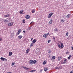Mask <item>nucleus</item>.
<instances>
[{
    "instance_id": "1",
    "label": "nucleus",
    "mask_w": 73,
    "mask_h": 73,
    "mask_svg": "<svg viewBox=\"0 0 73 73\" xmlns=\"http://www.w3.org/2000/svg\"><path fill=\"white\" fill-rule=\"evenodd\" d=\"M58 42L59 43H58L57 44V45L59 47V48H64V44H63V43H61V42L60 41H59ZM59 43L61 44V45H60V44H59Z\"/></svg>"
},
{
    "instance_id": "2",
    "label": "nucleus",
    "mask_w": 73,
    "mask_h": 73,
    "mask_svg": "<svg viewBox=\"0 0 73 73\" xmlns=\"http://www.w3.org/2000/svg\"><path fill=\"white\" fill-rule=\"evenodd\" d=\"M49 35V33H48L47 34H44L43 36V37H44V38H46V37H47V36H48V35Z\"/></svg>"
},
{
    "instance_id": "3",
    "label": "nucleus",
    "mask_w": 73,
    "mask_h": 73,
    "mask_svg": "<svg viewBox=\"0 0 73 73\" xmlns=\"http://www.w3.org/2000/svg\"><path fill=\"white\" fill-rule=\"evenodd\" d=\"M0 59L1 60H2V61H7V59L3 57H1L0 58Z\"/></svg>"
},
{
    "instance_id": "4",
    "label": "nucleus",
    "mask_w": 73,
    "mask_h": 73,
    "mask_svg": "<svg viewBox=\"0 0 73 73\" xmlns=\"http://www.w3.org/2000/svg\"><path fill=\"white\" fill-rule=\"evenodd\" d=\"M30 64L31 65H32L33 64V60H31L30 61Z\"/></svg>"
},
{
    "instance_id": "5",
    "label": "nucleus",
    "mask_w": 73,
    "mask_h": 73,
    "mask_svg": "<svg viewBox=\"0 0 73 73\" xmlns=\"http://www.w3.org/2000/svg\"><path fill=\"white\" fill-rule=\"evenodd\" d=\"M25 18L27 19H29V18H30V16L29 15H27L26 16Z\"/></svg>"
},
{
    "instance_id": "6",
    "label": "nucleus",
    "mask_w": 73,
    "mask_h": 73,
    "mask_svg": "<svg viewBox=\"0 0 73 73\" xmlns=\"http://www.w3.org/2000/svg\"><path fill=\"white\" fill-rule=\"evenodd\" d=\"M52 21H53V20H52V19H51L50 20V21H49L48 22L49 24H52Z\"/></svg>"
},
{
    "instance_id": "7",
    "label": "nucleus",
    "mask_w": 73,
    "mask_h": 73,
    "mask_svg": "<svg viewBox=\"0 0 73 73\" xmlns=\"http://www.w3.org/2000/svg\"><path fill=\"white\" fill-rule=\"evenodd\" d=\"M67 18H69L70 17V14H68L66 16Z\"/></svg>"
},
{
    "instance_id": "8",
    "label": "nucleus",
    "mask_w": 73,
    "mask_h": 73,
    "mask_svg": "<svg viewBox=\"0 0 73 73\" xmlns=\"http://www.w3.org/2000/svg\"><path fill=\"white\" fill-rule=\"evenodd\" d=\"M30 51V49L29 48L27 49L26 51V53H28V52H29Z\"/></svg>"
},
{
    "instance_id": "9",
    "label": "nucleus",
    "mask_w": 73,
    "mask_h": 73,
    "mask_svg": "<svg viewBox=\"0 0 73 73\" xmlns=\"http://www.w3.org/2000/svg\"><path fill=\"white\" fill-rule=\"evenodd\" d=\"M35 11H36V10L35 9H33L31 11L33 13H34L35 12Z\"/></svg>"
},
{
    "instance_id": "10",
    "label": "nucleus",
    "mask_w": 73,
    "mask_h": 73,
    "mask_svg": "<svg viewBox=\"0 0 73 73\" xmlns=\"http://www.w3.org/2000/svg\"><path fill=\"white\" fill-rule=\"evenodd\" d=\"M37 41V40L36 39H34L32 41L33 44H34Z\"/></svg>"
},
{
    "instance_id": "11",
    "label": "nucleus",
    "mask_w": 73,
    "mask_h": 73,
    "mask_svg": "<svg viewBox=\"0 0 73 73\" xmlns=\"http://www.w3.org/2000/svg\"><path fill=\"white\" fill-rule=\"evenodd\" d=\"M9 14H8L7 15H4V17H9Z\"/></svg>"
},
{
    "instance_id": "12",
    "label": "nucleus",
    "mask_w": 73,
    "mask_h": 73,
    "mask_svg": "<svg viewBox=\"0 0 73 73\" xmlns=\"http://www.w3.org/2000/svg\"><path fill=\"white\" fill-rule=\"evenodd\" d=\"M12 25H13V23H9L8 25V26H9V27H11V26H12Z\"/></svg>"
},
{
    "instance_id": "13",
    "label": "nucleus",
    "mask_w": 73,
    "mask_h": 73,
    "mask_svg": "<svg viewBox=\"0 0 73 73\" xmlns=\"http://www.w3.org/2000/svg\"><path fill=\"white\" fill-rule=\"evenodd\" d=\"M54 32H57V31H58V30L56 28L54 29Z\"/></svg>"
},
{
    "instance_id": "14",
    "label": "nucleus",
    "mask_w": 73,
    "mask_h": 73,
    "mask_svg": "<svg viewBox=\"0 0 73 73\" xmlns=\"http://www.w3.org/2000/svg\"><path fill=\"white\" fill-rule=\"evenodd\" d=\"M61 64H65L66 63V62H61Z\"/></svg>"
},
{
    "instance_id": "15",
    "label": "nucleus",
    "mask_w": 73,
    "mask_h": 73,
    "mask_svg": "<svg viewBox=\"0 0 73 73\" xmlns=\"http://www.w3.org/2000/svg\"><path fill=\"white\" fill-rule=\"evenodd\" d=\"M44 70L45 72H46V71H47L48 70V68H44Z\"/></svg>"
},
{
    "instance_id": "16",
    "label": "nucleus",
    "mask_w": 73,
    "mask_h": 73,
    "mask_svg": "<svg viewBox=\"0 0 73 73\" xmlns=\"http://www.w3.org/2000/svg\"><path fill=\"white\" fill-rule=\"evenodd\" d=\"M46 61L45 60L44 61V62L42 63V64L43 65H45L46 64Z\"/></svg>"
},
{
    "instance_id": "17",
    "label": "nucleus",
    "mask_w": 73,
    "mask_h": 73,
    "mask_svg": "<svg viewBox=\"0 0 73 73\" xmlns=\"http://www.w3.org/2000/svg\"><path fill=\"white\" fill-rule=\"evenodd\" d=\"M61 59V56H59L58 58V61H60Z\"/></svg>"
},
{
    "instance_id": "18",
    "label": "nucleus",
    "mask_w": 73,
    "mask_h": 73,
    "mask_svg": "<svg viewBox=\"0 0 73 73\" xmlns=\"http://www.w3.org/2000/svg\"><path fill=\"white\" fill-rule=\"evenodd\" d=\"M8 21L7 19H4V23H7Z\"/></svg>"
},
{
    "instance_id": "19",
    "label": "nucleus",
    "mask_w": 73,
    "mask_h": 73,
    "mask_svg": "<svg viewBox=\"0 0 73 73\" xmlns=\"http://www.w3.org/2000/svg\"><path fill=\"white\" fill-rule=\"evenodd\" d=\"M12 52H9V56H12Z\"/></svg>"
},
{
    "instance_id": "20",
    "label": "nucleus",
    "mask_w": 73,
    "mask_h": 73,
    "mask_svg": "<svg viewBox=\"0 0 73 73\" xmlns=\"http://www.w3.org/2000/svg\"><path fill=\"white\" fill-rule=\"evenodd\" d=\"M18 37H19V39H21V38L23 37V36H22L21 35L18 36Z\"/></svg>"
},
{
    "instance_id": "21",
    "label": "nucleus",
    "mask_w": 73,
    "mask_h": 73,
    "mask_svg": "<svg viewBox=\"0 0 73 73\" xmlns=\"http://www.w3.org/2000/svg\"><path fill=\"white\" fill-rule=\"evenodd\" d=\"M37 62L36 60H33V64H36Z\"/></svg>"
},
{
    "instance_id": "22",
    "label": "nucleus",
    "mask_w": 73,
    "mask_h": 73,
    "mask_svg": "<svg viewBox=\"0 0 73 73\" xmlns=\"http://www.w3.org/2000/svg\"><path fill=\"white\" fill-rule=\"evenodd\" d=\"M36 72V70H31V71H30V72Z\"/></svg>"
},
{
    "instance_id": "23",
    "label": "nucleus",
    "mask_w": 73,
    "mask_h": 73,
    "mask_svg": "<svg viewBox=\"0 0 73 73\" xmlns=\"http://www.w3.org/2000/svg\"><path fill=\"white\" fill-rule=\"evenodd\" d=\"M23 12H24V11L23 10H22L21 11H20L19 12V13H20L21 14H23V13H23Z\"/></svg>"
},
{
    "instance_id": "24",
    "label": "nucleus",
    "mask_w": 73,
    "mask_h": 73,
    "mask_svg": "<svg viewBox=\"0 0 73 73\" xmlns=\"http://www.w3.org/2000/svg\"><path fill=\"white\" fill-rule=\"evenodd\" d=\"M60 66L59 67H56L55 68V69H60Z\"/></svg>"
},
{
    "instance_id": "25",
    "label": "nucleus",
    "mask_w": 73,
    "mask_h": 73,
    "mask_svg": "<svg viewBox=\"0 0 73 73\" xmlns=\"http://www.w3.org/2000/svg\"><path fill=\"white\" fill-rule=\"evenodd\" d=\"M25 19H23V24H24L25 23Z\"/></svg>"
},
{
    "instance_id": "26",
    "label": "nucleus",
    "mask_w": 73,
    "mask_h": 73,
    "mask_svg": "<svg viewBox=\"0 0 73 73\" xmlns=\"http://www.w3.org/2000/svg\"><path fill=\"white\" fill-rule=\"evenodd\" d=\"M52 58L53 59V60H54L55 58H56V57L54 56H53L52 57Z\"/></svg>"
},
{
    "instance_id": "27",
    "label": "nucleus",
    "mask_w": 73,
    "mask_h": 73,
    "mask_svg": "<svg viewBox=\"0 0 73 73\" xmlns=\"http://www.w3.org/2000/svg\"><path fill=\"white\" fill-rule=\"evenodd\" d=\"M53 13H50V14H49V15H50V16H52V15H53Z\"/></svg>"
},
{
    "instance_id": "28",
    "label": "nucleus",
    "mask_w": 73,
    "mask_h": 73,
    "mask_svg": "<svg viewBox=\"0 0 73 73\" xmlns=\"http://www.w3.org/2000/svg\"><path fill=\"white\" fill-rule=\"evenodd\" d=\"M61 22H62V23H64V20L63 19H62L61 20Z\"/></svg>"
},
{
    "instance_id": "29",
    "label": "nucleus",
    "mask_w": 73,
    "mask_h": 73,
    "mask_svg": "<svg viewBox=\"0 0 73 73\" xmlns=\"http://www.w3.org/2000/svg\"><path fill=\"white\" fill-rule=\"evenodd\" d=\"M68 32H67L66 33V36H68Z\"/></svg>"
},
{
    "instance_id": "30",
    "label": "nucleus",
    "mask_w": 73,
    "mask_h": 73,
    "mask_svg": "<svg viewBox=\"0 0 73 73\" xmlns=\"http://www.w3.org/2000/svg\"><path fill=\"white\" fill-rule=\"evenodd\" d=\"M66 60H67V59H64V62H66Z\"/></svg>"
},
{
    "instance_id": "31",
    "label": "nucleus",
    "mask_w": 73,
    "mask_h": 73,
    "mask_svg": "<svg viewBox=\"0 0 73 73\" xmlns=\"http://www.w3.org/2000/svg\"><path fill=\"white\" fill-rule=\"evenodd\" d=\"M33 22L32 21V22L30 24H32V25H33Z\"/></svg>"
},
{
    "instance_id": "32",
    "label": "nucleus",
    "mask_w": 73,
    "mask_h": 73,
    "mask_svg": "<svg viewBox=\"0 0 73 73\" xmlns=\"http://www.w3.org/2000/svg\"><path fill=\"white\" fill-rule=\"evenodd\" d=\"M32 27H33V26H31L30 27H29V30H30V29H31V28H32Z\"/></svg>"
},
{
    "instance_id": "33",
    "label": "nucleus",
    "mask_w": 73,
    "mask_h": 73,
    "mask_svg": "<svg viewBox=\"0 0 73 73\" xmlns=\"http://www.w3.org/2000/svg\"><path fill=\"white\" fill-rule=\"evenodd\" d=\"M52 16L50 15L49 14L48 15V18H50Z\"/></svg>"
},
{
    "instance_id": "34",
    "label": "nucleus",
    "mask_w": 73,
    "mask_h": 73,
    "mask_svg": "<svg viewBox=\"0 0 73 73\" xmlns=\"http://www.w3.org/2000/svg\"><path fill=\"white\" fill-rule=\"evenodd\" d=\"M50 41H51V40H48V43H49V42H50Z\"/></svg>"
},
{
    "instance_id": "35",
    "label": "nucleus",
    "mask_w": 73,
    "mask_h": 73,
    "mask_svg": "<svg viewBox=\"0 0 73 73\" xmlns=\"http://www.w3.org/2000/svg\"><path fill=\"white\" fill-rule=\"evenodd\" d=\"M12 65L13 66V65H15V62L12 63Z\"/></svg>"
},
{
    "instance_id": "36",
    "label": "nucleus",
    "mask_w": 73,
    "mask_h": 73,
    "mask_svg": "<svg viewBox=\"0 0 73 73\" xmlns=\"http://www.w3.org/2000/svg\"><path fill=\"white\" fill-rule=\"evenodd\" d=\"M19 33H20L19 32H17V35H19Z\"/></svg>"
},
{
    "instance_id": "37",
    "label": "nucleus",
    "mask_w": 73,
    "mask_h": 73,
    "mask_svg": "<svg viewBox=\"0 0 73 73\" xmlns=\"http://www.w3.org/2000/svg\"><path fill=\"white\" fill-rule=\"evenodd\" d=\"M26 40H27V42H28V41H29V39H26Z\"/></svg>"
},
{
    "instance_id": "38",
    "label": "nucleus",
    "mask_w": 73,
    "mask_h": 73,
    "mask_svg": "<svg viewBox=\"0 0 73 73\" xmlns=\"http://www.w3.org/2000/svg\"><path fill=\"white\" fill-rule=\"evenodd\" d=\"M21 31V29H20L18 31V32H19V33Z\"/></svg>"
},
{
    "instance_id": "39",
    "label": "nucleus",
    "mask_w": 73,
    "mask_h": 73,
    "mask_svg": "<svg viewBox=\"0 0 73 73\" xmlns=\"http://www.w3.org/2000/svg\"><path fill=\"white\" fill-rule=\"evenodd\" d=\"M29 69V68H28L27 67H26V69H26V70H27L28 69Z\"/></svg>"
},
{
    "instance_id": "40",
    "label": "nucleus",
    "mask_w": 73,
    "mask_h": 73,
    "mask_svg": "<svg viewBox=\"0 0 73 73\" xmlns=\"http://www.w3.org/2000/svg\"><path fill=\"white\" fill-rule=\"evenodd\" d=\"M30 46H33V44L32 43L31 44Z\"/></svg>"
},
{
    "instance_id": "41",
    "label": "nucleus",
    "mask_w": 73,
    "mask_h": 73,
    "mask_svg": "<svg viewBox=\"0 0 73 73\" xmlns=\"http://www.w3.org/2000/svg\"><path fill=\"white\" fill-rule=\"evenodd\" d=\"M2 40V39L1 38H0V41H1Z\"/></svg>"
},
{
    "instance_id": "42",
    "label": "nucleus",
    "mask_w": 73,
    "mask_h": 73,
    "mask_svg": "<svg viewBox=\"0 0 73 73\" xmlns=\"http://www.w3.org/2000/svg\"><path fill=\"white\" fill-rule=\"evenodd\" d=\"M70 73H73V70L72 71H71Z\"/></svg>"
},
{
    "instance_id": "43",
    "label": "nucleus",
    "mask_w": 73,
    "mask_h": 73,
    "mask_svg": "<svg viewBox=\"0 0 73 73\" xmlns=\"http://www.w3.org/2000/svg\"><path fill=\"white\" fill-rule=\"evenodd\" d=\"M23 68L24 69H25L26 68V67H23Z\"/></svg>"
},
{
    "instance_id": "44",
    "label": "nucleus",
    "mask_w": 73,
    "mask_h": 73,
    "mask_svg": "<svg viewBox=\"0 0 73 73\" xmlns=\"http://www.w3.org/2000/svg\"><path fill=\"white\" fill-rule=\"evenodd\" d=\"M23 33H25V31H23Z\"/></svg>"
},
{
    "instance_id": "45",
    "label": "nucleus",
    "mask_w": 73,
    "mask_h": 73,
    "mask_svg": "<svg viewBox=\"0 0 73 73\" xmlns=\"http://www.w3.org/2000/svg\"><path fill=\"white\" fill-rule=\"evenodd\" d=\"M70 57H68V60H69L70 59Z\"/></svg>"
},
{
    "instance_id": "46",
    "label": "nucleus",
    "mask_w": 73,
    "mask_h": 73,
    "mask_svg": "<svg viewBox=\"0 0 73 73\" xmlns=\"http://www.w3.org/2000/svg\"><path fill=\"white\" fill-rule=\"evenodd\" d=\"M51 51H49L48 52V53H51Z\"/></svg>"
},
{
    "instance_id": "47",
    "label": "nucleus",
    "mask_w": 73,
    "mask_h": 73,
    "mask_svg": "<svg viewBox=\"0 0 73 73\" xmlns=\"http://www.w3.org/2000/svg\"><path fill=\"white\" fill-rule=\"evenodd\" d=\"M68 53H69V52H66V54H68Z\"/></svg>"
},
{
    "instance_id": "48",
    "label": "nucleus",
    "mask_w": 73,
    "mask_h": 73,
    "mask_svg": "<svg viewBox=\"0 0 73 73\" xmlns=\"http://www.w3.org/2000/svg\"><path fill=\"white\" fill-rule=\"evenodd\" d=\"M72 57V56L71 55H69V57L70 58V57Z\"/></svg>"
},
{
    "instance_id": "49",
    "label": "nucleus",
    "mask_w": 73,
    "mask_h": 73,
    "mask_svg": "<svg viewBox=\"0 0 73 73\" xmlns=\"http://www.w3.org/2000/svg\"><path fill=\"white\" fill-rule=\"evenodd\" d=\"M53 40H55V38H54V37H53Z\"/></svg>"
},
{
    "instance_id": "50",
    "label": "nucleus",
    "mask_w": 73,
    "mask_h": 73,
    "mask_svg": "<svg viewBox=\"0 0 73 73\" xmlns=\"http://www.w3.org/2000/svg\"><path fill=\"white\" fill-rule=\"evenodd\" d=\"M72 50H73V47H72Z\"/></svg>"
},
{
    "instance_id": "51",
    "label": "nucleus",
    "mask_w": 73,
    "mask_h": 73,
    "mask_svg": "<svg viewBox=\"0 0 73 73\" xmlns=\"http://www.w3.org/2000/svg\"><path fill=\"white\" fill-rule=\"evenodd\" d=\"M33 40V38H31V40H32V41Z\"/></svg>"
},
{
    "instance_id": "52",
    "label": "nucleus",
    "mask_w": 73,
    "mask_h": 73,
    "mask_svg": "<svg viewBox=\"0 0 73 73\" xmlns=\"http://www.w3.org/2000/svg\"><path fill=\"white\" fill-rule=\"evenodd\" d=\"M7 73H11V72H7Z\"/></svg>"
}]
</instances>
